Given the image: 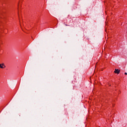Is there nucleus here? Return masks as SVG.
<instances>
[{"label":"nucleus","mask_w":127,"mask_h":127,"mask_svg":"<svg viewBox=\"0 0 127 127\" xmlns=\"http://www.w3.org/2000/svg\"><path fill=\"white\" fill-rule=\"evenodd\" d=\"M0 68H1V69H3V68H5V65H4V64H0Z\"/></svg>","instance_id":"f257e3e1"},{"label":"nucleus","mask_w":127,"mask_h":127,"mask_svg":"<svg viewBox=\"0 0 127 127\" xmlns=\"http://www.w3.org/2000/svg\"><path fill=\"white\" fill-rule=\"evenodd\" d=\"M120 70L119 69H115V71H114V72L116 74H120Z\"/></svg>","instance_id":"f03ea898"},{"label":"nucleus","mask_w":127,"mask_h":127,"mask_svg":"<svg viewBox=\"0 0 127 127\" xmlns=\"http://www.w3.org/2000/svg\"><path fill=\"white\" fill-rule=\"evenodd\" d=\"M125 75H127V72H125Z\"/></svg>","instance_id":"7ed1b4c3"}]
</instances>
